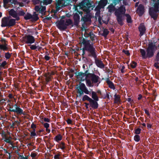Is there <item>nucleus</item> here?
Segmentation results:
<instances>
[{"instance_id":"nucleus-1","label":"nucleus","mask_w":159,"mask_h":159,"mask_svg":"<svg viewBox=\"0 0 159 159\" xmlns=\"http://www.w3.org/2000/svg\"><path fill=\"white\" fill-rule=\"evenodd\" d=\"M80 39L81 40L80 43L84 46L83 47L80 49L82 50V56L83 58H85L84 56L86 54L88 57L95 59V63L98 67L101 68H104L105 66L103 62L101 60L96 59L97 51L93 42H91L90 40L86 39L83 37Z\"/></svg>"},{"instance_id":"nucleus-2","label":"nucleus","mask_w":159,"mask_h":159,"mask_svg":"<svg viewBox=\"0 0 159 159\" xmlns=\"http://www.w3.org/2000/svg\"><path fill=\"white\" fill-rule=\"evenodd\" d=\"M157 48V47L155 45V43L151 42L148 44L146 51L145 49L141 48L140 49L139 51L142 59H146L152 57L154 56V53Z\"/></svg>"},{"instance_id":"nucleus-3","label":"nucleus","mask_w":159,"mask_h":159,"mask_svg":"<svg viewBox=\"0 0 159 159\" xmlns=\"http://www.w3.org/2000/svg\"><path fill=\"white\" fill-rule=\"evenodd\" d=\"M88 78L86 80V85L89 87H93L94 84L97 83V86H98L100 83V77L94 73L89 74Z\"/></svg>"},{"instance_id":"nucleus-4","label":"nucleus","mask_w":159,"mask_h":159,"mask_svg":"<svg viewBox=\"0 0 159 159\" xmlns=\"http://www.w3.org/2000/svg\"><path fill=\"white\" fill-rule=\"evenodd\" d=\"M125 7L123 5L121 6L118 9H116L115 15L116 17V20L118 24L120 25H123L122 15L125 13Z\"/></svg>"},{"instance_id":"nucleus-5","label":"nucleus","mask_w":159,"mask_h":159,"mask_svg":"<svg viewBox=\"0 0 159 159\" xmlns=\"http://www.w3.org/2000/svg\"><path fill=\"white\" fill-rule=\"evenodd\" d=\"M7 107L9 108L8 110L10 112H13L17 115H25V112L23 110L20 108V106L18 105L17 103L14 104L13 103L8 104L7 105Z\"/></svg>"},{"instance_id":"nucleus-6","label":"nucleus","mask_w":159,"mask_h":159,"mask_svg":"<svg viewBox=\"0 0 159 159\" xmlns=\"http://www.w3.org/2000/svg\"><path fill=\"white\" fill-rule=\"evenodd\" d=\"M72 24V21L70 19H66V23L64 20H60L56 23L57 27L61 31L65 30L67 29V26L70 25Z\"/></svg>"},{"instance_id":"nucleus-7","label":"nucleus","mask_w":159,"mask_h":159,"mask_svg":"<svg viewBox=\"0 0 159 159\" xmlns=\"http://www.w3.org/2000/svg\"><path fill=\"white\" fill-rule=\"evenodd\" d=\"M16 23V20L15 19H9L7 17H4L2 19L1 26L2 27H11L15 25Z\"/></svg>"},{"instance_id":"nucleus-8","label":"nucleus","mask_w":159,"mask_h":159,"mask_svg":"<svg viewBox=\"0 0 159 159\" xmlns=\"http://www.w3.org/2000/svg\"><path fill=\"white\" fill-rule=\"evenodd\" d=\"M77 93L79 94L77 97H80L84 94V93L87 94H89L90 92L88 90L85 84L83 83H80L79 86L76 87Z\"/></svg>"},{"instance_id":"nucleus-9","label":"nucleus","mask_w":159,"mask_h":159,"mask_svg":"<svg viewBox=\"0 0 159 159\" xmlns=\"http://www.w3.org/2000/svg\"><path fill=\"white\" fill-rule=\"evenodd\" d=\"M89 9L87 8L85 10L86 13H85L84 16H82L81 19V21L83 22L82 26V27L85 28V24L86 22H91V15L90 13Z\"/></svg>"},{"instance_id":"nucleus-10","label":"nucleus","mask_w":159,"mask_h":159,"mask_svg":"<svg viewBox=\"0 0 159 159\" xmlns=\"http://www.w3.org/2000/svg\"><path fill=\"white\" fill-rule=\"evenodd\" d=\"M89 70H86L84 71V72L83 73L82 72H75V74L76 75V78L77 79L79 80L82 81H83L88 78Z\"/></svg>"},{"instance_id":"nucleus-11","label":"nucleus","mask_w":159,"mask_h":159,"mask_svg":"<svg viewBox=\"0 0 159 159\" xmlns=\"http://www.w3.org/2000/svg\"><path fill=\"white\" fill-rule=\"evenodd\" d=\"M24 18L26 20L31 19V20L32 22L36 21L39 19L38 14L35 12H34L33 15L29 12H27L25 15Z\"/></svg>"},{"instance_id":"nucleus-12","label":"nucleus","mask_w":159,"mask_h":159,"mask_svg":"<svg viewBox=\"0 0 159 159\" xmlns=\"http://www.w3.org/2000/svg\"><path fill=\"white\" fill-rule=\"evenodd\" d=\"M23 40L26 44H30L34 43L35 41V39L34 36L30 35H28L22 38Z\"/></svg>"},{"instance_id":"nucleus-13","label":"nucleus","mask_w":159,"mask_h":159,"mask_svg":"<svg viewBox=\"0 0 159 159\" xmlns=\"http://www.w3.org/2000/svg\"><path fill=\"white\" fill-rule=\"evenodd\" d=\"M90 0H83L80 4V6L82 8H86L89 9L92 7V4L90 2Z\"/></svg>"},{"instance_id":"nucleus-14","label":"nucleus","mask_w":159,"mask_h":159,"mask_svg":"<svg viewBox=\"0 0 159 159\" xmlns=\"http://www.w3.org/2000/svg\"><path fill=\"white\" fill-rule=\"evenodd\" d=\"M56 8L57 10L58 11L60 7H63L66 6V1L64 0H56Z\"/></svg>"},{"instance_id":"nucleus-15","label":"nucleus","mask_w":159,"mask_h":159,"mask_svg":"<svg viewBox=\"0 0 159 159\" xmlns=\"http://www.w3.org/2000/svg\"><path fill=\"white\" fill-rule=\"evenodd\" d=\"M158 11L154 10L153 7H152L149 9V15L154 20L157 19V13Z\"/></svg>"},{"instance_id":"nucleus-16","label":"nucleus","mask_w":159,"mask_h":159,"mask_svg":"<svg viewBox=\"0 0 159 159\" xmlns=\"http://www.w3.org/2000/svg\"><path fill=\"white\" fill-rule=\"evenodd\" d=\"M144 8L143 5L140 4L136 10V13H137L140 16H142L144 13Z\"/></svg>"},{"instance_id":"nucleus-17","label":"nucleus","mask_w":159,"mask_h":159,"mask_svg":"<svg viewBox=\"0 0 159 159\" xmlns=\"http://www.w3.org/2000/svg\"><path fill=\"white\" fill-rule=\"evenodd\" d=\"M98 101L93 100L92 98L89 102L90 107L93 109H96L98 107Z\"/></svg>"},{"instance_id":"nucleus-18","label":"nucleus","mask_w":159,"mask_h":159,"mask_svg":"<svg viewBox=\"0 0 159 159\" xmlns=\"http://www.w3.org/2000/svg\"><path fill=\"white\" fill-rule=\"evenodd\" d=\"M74 24L75 26H78L80 22V16L77 13H75L74 15Z\"/></svg>"},{"instance_id":"nucleus-19","label":"nucleus","mask_w":159,"mask_h":159,"mask_svg":"<svg viewBox=\"0 0 159 159\" xmlns=\"http://www.w3.org/2000/svg\"><path fill=\"white\" fill-rule=\"evenodd\" d=\"M138 28L140 32L139 36L141 37L143 36L145 32L146 28L143 24L141 23L139 25Z\"/></svg>"},{"instance_id":"nucleus-20","label":"nucleus","mask_w":159,"mask_h":159,"mask_svg":"<svg viewBox=\"0 0 159 159\" xmlns=\"http://www.w3.org/2000/svg\"><path fill=\"white\" fill-rule=\"evenodd\" d=\"M107 3V0H100L98 2V5L97 6V7L99 9L103 8L106 5Z\"/></svg>"},{"instance_id":"nucleus-21","label":"nucleus","mask_w":159,"mask_h":159,"mask_svg":"<svg viewBox=\"0 0 159 159\" xmlns=\"http://www.w3.org/2000/svg\"><path fill=\"white\" fill-rule=\"evenodd\" d=\"M108 76V77L106 79V82L107 83L110 88L111 89H115L114 85L113 82L110 80L109 78V76Z\"/></svg>"},{"instance_id":"nucleus-22","label":"nucleus","mask_w":159,"mask_h":159,"mask_svg":"<svg viewBox=\"0 0 159 159\" xmlns=\"http://www.w3.org/2000/svg\"><path fill=\"white\" fill-rule=\"evenodd\" d=\"M4 43L2 44H0V49L3 51H7L9 50V48L8 47V45L5 43V40H3Z\"/></svg>"},{"instance_id":"nucleus-23","label":"nucleus","mask_w":159,"mask_h":159,"mask_svg":"<svg viewBox=\"0 0 159 159\" xmlns=\"http://www.w3.org/2000/svg\"><path fill=\"white\" fill-rule=\"evenodd\" d=\"M91 97L92 99L93 100L98 101L99 98L97 94V93L94 91H92L91 92Z\"/></svg>"},{"instance_id":"nucleus-24","label":"nucleus","mask_w":159,"mask_h":159,"mask_svg":"<svg viewBox=\"0 0 159 159\" xmlns=\"http://www.w3.org/2000/svg\"><path fill=\"white\" fill-rule=\"evenodd\" d=\"M107 8L108 9V12L111 13L113 12L114 11H115L116 9L115 6H114L112 4L109 5L107 7Z\"/></svg>"},{"instance_id":"nucleus-25","label":"nucleus","mask_w":159,"mask_h":159,"mask_svg":"<svg viewBox=\"0 0 159 159\" xmlns=\"http://www.w3.org/2000/svg\"><path fill=\"white\" fill-rule=\"evenodd\" d=\"M114 103H117L120 101V96L119 95H117L116 93L114 95Z\"/></svg>"},{"instance_id":"nucleus-26","label":"nucleus","mask_w":159,"mask_h":159,"mask_svg":"<svg viewBox=\"0 0 159 159\" xmlns=\"http://www.w3.org/2000/svg\"><path fill=\"white\" fill-rule=\"evenodd\" d=\"M9 15L13 17H15V16L17 15V13L13 9H11L9 12Z\"/></svg>"},{"instance_id":"nucleus-27","label":"nucleus","mask_w":159,"mask_h":159,"mask_svg":"<svg viewBox=\"0 0 159 159\" xmlns=\"http://www.w3.org/2000/svg\"><path fill=\"white\" fill-rule=\"evenodd\" d=\"M125 16L126 17V20L127 23H132L133 21L130 16L128 14H126Z\"/></svg>"},{"instance_id":"nucleus-28","label":"nucleus","mask_w":159,"mask_h":159,"mask_svg":"<svg viewBox=\"0 0 159 159\" xmlns=\"http://www.w3.org/2000/svg\"><path fill=\"white\" fill-rule=\"evenodd\" d=\"M103 32V33L101 35L104 37H106L109 33V31H108V30L106 29H104Z\"/></svg>"},{"instance_id":"nucleus-29","label":"nucleus","mask_w":159,"mask_h":159,"mask_svg":"<svg viewBox=\"0 0 159 159\" xmlns=\"http://www.w3.org/2000/svg\"><path fill=\"white\" fill-rule=\"evenodd\" d=\"M12 54V53H10L9 52H5V53L4 57L6 60H7L9 59L11 57Z\"/></svg>"},{"instance_id":"nucleus-30","label":"nucleus","mask_w":159,"mask_h":159,"mask_svg":"<svg viewBox=\"0 0 159 159\" xmlns=\"http://www.w3.org/2000/svg\"><path fill=\"white\" fill-rule=\"evenodd\" d=\"M154 10H157L158 11H159V0H158L157 1L154 3Z\"/></svg>"},{"instance_id":"nucleus-31","label":"nucleus","mask_w":159,"mask_h":159,"mask_svg":"<svg viewBox=\"0 0 159 159\" xmlns=\"http://www.w3.org/2000/svg\"><path fill=\"white\" fill-rule=\"evenodd\" d=\"M91 99L92 98H90L88 95H85L83 97L82 100L83 101H85L87 100L89 102Z\"/></svg>"},{"instance_id":"nucleus-32","label":"nucleus","mask_w":159,"mask_h":159,"mask_svg":"<svg viewBox=\"0 0 159 159\" xmlns=\"http://www.w3.org/2000/svg\"><path fill=\"white\" fill-rule=\"evenodd\" d=\"M54 139L57 142L60 141L62 139V136L60 134H59L55 137Z\"/></svg>"},{"instance_id":"nucleus-33","label":"nucleus","mask_w":159,"mask_h":159,"mask_svg":"<svg viewBox=\"0 0 159 159\" xmlns=\"http://www.w3.org/2000/svg\"><path fill=\"white\" fill-rule=\"evenodd\" d=\"M65 143L63 142H61L60 144L59 145H58V148H60L62 150H64L65 148Z\"/></svg>"},{"instance_id":"nucleus-34","label":"nucleus","mask_w":159,"mask_h":159,"mask_svg":"<svg viewBox=\"0 0 159 159\" xmlns=\"http://www.w3.org/2000/svg\"><path fill=\"white\" fill-rule=\"evenodd\" d=\"M7 64V63L5 61H3L2 63H0V67L3 69H5L6 68L5 66Z\"/></svg>"},{"instance_id":"nucleus-35","label":"nucleus","mask_w":159,"mask_h":159,"mask_svg":"<svg viewBox=\"0 0 159 159\" xmlns=\"http://www.w3.org/2000/svg\"><path fill=\"white\" fill-rule=\"evenodd\" d=\"M28 46H30V48L32 50H34L38 48V45L36 46L34 45L28 44Z\"/></svg>"},{"instance_id":"nucleus-36","label":"nucleus","mask_w":159,"mask_h":159,"mask_svg":"<svg viewBox=\"0 0 159 159\" xmlns=\"http://www.w3.org/2000/svg\"><path fill=\"white\" fill-rule=\"evenodd\" d=\"M35 129H32L33 131L30 132V135L32 137H34L37 135L36 133L35 132Z\"/></svg>"},{"instance_id":"nucleus-37","label":"nucleus","mask_w":159,"mask_h":159,"mask_svg":"<svg viewBox=\"0 0 159 159\" xmlns=\"http://www.w3.org/2000/svg\"><path fill=\"white\" fill-rule=\"evenodd\" d=\"M134 140L136 142H139L140 140V136L139 135H135L134 136Z\"/></svg>"},{"instance_id":"nucleus-38","label":"nucleus","mask_w":159,"mask_h":159,"mask_svg":"<svg viewBox=\"0 0 159 159\" xmlns=\"http://www.w3.org/2000/svg\"><path fill=\"white\" fill-rule=\"evenodd\" d=\"M134 130V134H136V135H138L140 134L141 131V129L139 128H138L135 129Z\"/></svg>"},{"instance_id":"nucleus-39","label":"nucleus","mask_w":159,"mask_h":159,"mask_svg":"<svg viewBox=\"0 0 159 159\" xmlns=\"http://www.w3.org/2000/svg\"><path fill=\"white\" fill-rule=\"evenodd\" d=\"M45 53L46 55L45 56L44 59L47 61H49L50 59V57L48 56L49 55V53L48 52H46Z\"/></svg>"},{"instance_id":"nucleus-40","label":"nucleus","mask_w":159,"mask_h":159,"mask_svg":"<svg viewBox=\"0 0 159 159\" xmlns=\"http://www.w3.org/2000/svg\"><path fill=\"white\" fill-rule=\"evenodd\" d=\"M43 2L45 5L50 4L52 2V0H43Z\"/></svg>"},{"instance_id":"nucleus-41","label":"nucleus","mask_w":159,"mask_h":159,"mask_svg":"<svg viewBox=\"0 0 159 159\" xmlns=\"http://www.w3.org/2000/svg\"><path fill=\"white\" fill-rule=\"evenodd\" d=\"M41 123L43 125L44 127L46 128V129H47L49 127V124L47 123H44L43 122V121H42V122H41Z\"/></svg>"},{"instance_id":"nucleus-42","label":"nucleus","mask_w":159,"mask_h":159,"mask_svg":"<svg viewBox=\"0 0 159 159\" xmlns=\"http://www.w3.org/2000/svg\"><path fill=\"white\" fill-rule=\"evenodd\" d=\"M137 65V63L133 61L131 64V66L132 68H134L136 67Z\"/></svg>"},{"instance_id":"nucleus-43","label":"nucleus","mask_w":159,"mask_h":159,"mask_svg":"<svg viewBox=\"0 0 159 159\" xmlns=\"http://www.w3.org/2000/svg\"><path fill=\"white\" fill-rule=\"evenodd\" d=\"M106 96L102 97V98H103V99H105L106 98H107V99H110V98L109 94H110V93H107V92L106 91Z\"/></svg>"},{"instance_id":"nucleus-44","label":"nucleus","mask_w":159,"mask_h":159,"mask_svg":"<svg viewBox=\"0 0 159 159\" xmlns=\"http://www.w3.org/2000/svg\"><path fill=\"white\" fill-rule=\"evenodd\" d=\"M51 19L52 17L50 16L48 17H46L43 19V21L44 23H47L48 20H50Z\"/></svg>"},{"instance_id":"nucleus-45","label":"nucleus","mask_w":159,"mask_h":159,"mask_svg":"<svg viewBox=\"0 0 159 159\" xmlns=\"http://www.w3.org/2000/svg\"><path fill=\"white\" fill-rule=\"evenodd\" d=\"M122 52L124 53L125 54H126L127 56H129L130 55V53L129 52V50H122Z\"/></svg>"},{"instance_id":"nucleus-46","label":"nucleus","mask_w":159,"mask_h":159,"mask_svg":"<svg viewBox=\"0 0 159 159\" xmlns=\"http://www.w3.org/2000/svg\"><path fill=\"white\" fill-rule=\"evenodd\" d=\"M46 8L45 6H41V8H40V11H39V13H43V12H44V11L46 10ZM43 14V13H42Z\"/></svg>"},{"instance_id":"nucleus-47","label":"nucleus","mask_w":159,"mask_h":159,"mask_svg":"<svg viewBox=\"0 0 159 159\" xmlns=\"http://www.w3.org/2000/svg\"><path fill=\"white\" fill-rule=\"evenodd\" d=\"M25 14V13L23 11H19L18 13V15L20 16H24Z\"/></svg>"},{"instance_id":"nucleus-48","label":"nucleus","mask_w":159,"mask_h":159,"mask_svg":"<svg viewBox=\"0 0 159 159\" xmlns=\"http://www.w3.org/2000/svg\"><path fill=\"white\" fill-rule=\"evenodd\" d=\"M40 9V7L39 6H36L35 7V10L37 12H39Z\"/></svg>"},{"instance_id":"nucleus-49","label":"nucleus","mask_w":159,"mask_h":159,"mask_svg":"<svg viewBox=\"0 0 159 159\" xmlns=\"http://www.w3.org/2000/svg\"><path fill=\"white\" fill-rule=\"evenodd\" d=\"M37 155V154L33 152H32L30 155V156L32 158H35Z\"/></svg>"},{"instance_id":"nucleus-50","label":"nucleus","mask_w":159,"mask_h":159,"mask_svg":"<svg viewBox=\"0 0 159 159\" xmlns=\"http://www.w3.org/2000/svg\"><path fill=\"white\" fill-rule=\"evenodd\" d=\"M158 64H159V63L158 62L155 63L154 64V67H156V69H159V66L158 65Z\"/></svg>"},{"instance_id":"nucleus-51","label":"nucleus","mask_w":159,"mask_h":159,"mask_svg":"<svg viewBox=\"0 0 159 159\" xmlns=\"http://www.w3.org/2000/svg\"><path fill=\"white\" fill-rule=\"evenodd\" d=\"M156 60L157 62H159V52H158L157 54Z\"/></svg>"},{"instance_id":"nucleus-52","label":"nucleus","mask_w":159,"mask_h":159,"mask_svg":"<svg viewBox=\"0 0 159 159\" xmlns=\"http://www.w3.org/2000/svg\"><path fill=\"white\" fill-rule=\"evenodd\" d=\"M92 35L95 36V35L92 32H90L89 33H88V34H87V38H88L89 37H90V36H91Z\"/></svg>"},{"instance_id":"nucleus-53","label":"nucleus","mask_w":159,"mask_h":159,"mask_svg":"<svg viewBox=\"0 0 159 159\" xmlns=\"http://www.w3.org/2000/svg\"><path fill=\"white\" fill-rule=\"evenodd\" d=\"M66 121L67 123L68 124H72V120L70 119H68L67 120H66Z\"/></svg>"},{"instance_id":"nucleus-54","label":"nucleus","mask_w":159,"mask_h":159,"mask_svg":"<svg viewBox=\"0 0 159 159\" xmlns=\"http://www.w3.org/2000/svg\"><path fill=\"white\" fill-rule=\"evenodd\" d=\"M60 156V154H59L55 155L54 156V158L55 159H59V156Z\"/></svg>"},{"instance_id":"nucleus-55","label":"nucleus","mask_w":159,"mask_h":159,"mask_svg":"<svg viewBox=\"0 0 159 159\" xmlns=\"http://www.w3.org/2000/svg\"><path fill=\"white\" fill-rule=\"evenodd\" d=\"M43 120L44 122H50V120L48 118H44L43 119Z\"/></svg>"},{"instance_id":"nucleus-56","label":"nucleus","mask_w":159,"mask_h":159,"mask_svg":"<svg viewBox=\"0 0 159 159\" xmlns=\"http://www.w3.org/2000/svg\"><path fill=\"white\" fill-rule=\"evenodd\" d=\"M8 97L10 98V99H12V98H14V100H16V99L14 98V96H13V95L11 94V93H10L9 94L8 96Z\"/></svg>"},{"instance_id":"nucleus-57","label":"nucleus","mask_w":159,"mask_h":159,"mask_svg":"<svg viewBox=\"0 0 159 159\" xmlns=\"http://www.w3.org/2000/svg\"><path fill=\"white\" fill-rule=\"evenodd\" d=\"M20 159H28L27 157H25L23 155H20L19 156Z\"/></svg>"},{"instance_id":"nucleus-58","label":"nucleus","mask_w":159,"mask_h":159,"mask_svg":"<svg viewBox=\"0 0 159 159\" xmlns=\"http://www.w3.org/2000/svg\"><path fill=\"white\" fill-rule=\"evenodd\" d=\"M31 128L32 129L36 128V125L34 124V123H32L31 125Z\"/></svg>"},{"instance_id":"nucleus-59","label":"nucleus","mask_w":159,"mask_h":159,"mask_svg":"<svg viewBox=\"0 0 159 159\" xmlns=\"http://www.w3.org/2000/svg\"><path fill=\"white\" fill-rule=\"evenodd\" d=\"M77 12L79 13H78L79 14H79H80L82 17L83 16L82 15L83 14V13H84L83 11H79V10H77Z\"/></svg>"},{"instance_id":"nucleus-60","label":"nucleus","mask_w":159,"mask_h":159,"mask_svg":"<svg viewBox=\"0 0 159 159\" xmlns=\"http://www.w3.org/2000/svg\"><path fill=\"white\" fill-rule=\"evenodd\" d=\"M125 68V67L124 66H122V68L121 69V70H120L121 72L122 73H124L125 70H124Z\"/></svg>"},{"instance_id":"nucleus-61","label":"nucleus","mask_w":159,"mask_h":159,"mask_svg":"<svg viewBox=\"0 0 159 159\" xmlns=\"http://www.w3.org/2000/svg\"><path fill=\"white\" fill-rule=\"evenodd\" d=\"M144 111H145V113L148 116H149L150 115V114L148 111L146 109H144Z\"/></svg>"},{"instance_id":"nucleus-62","label":"nucleus","mask_w":159,"mask_h":159,"mask_svg":"<svg viewBox=\"0 0 159 159\" xmlns=\"http://www.w3.org/2000/svg\"><path fill=\"white\" fill-rule=\"evenodd\" d=\"M152 125L148 123L147 124V127L148 129H151L152 127Z\"/></svg>"},{"instance_id":"nucleus-63","label":"nucleus","mask_w":159,"mask_h":159,"mask_svg":"<svg viewBox=\"0 0 159 159\" xmlns=\"http://www.w3.org/2000/svg\"><path fill=\"white\" fill-rule=\"evenodd\" d=\"M4 141L6 142L7 143H11V142L10 140L9 139H6Z\"/></svg>"},{"instance_id":"nucleus-64","label":"nucleus","mask_w":159,"mask_h":159,"mask_svg":"<svg viewBox=\"0 0 159 159\" xmlns=\"http://www.w3.org/2000/svg\"><path fill=\"white\" fill-rule=\"evenodd\" d=\"M142 97H143L142 95L141 94H139L138 95V99L139 100H140V99H141Z\"/></svg>"}]
</instances>
